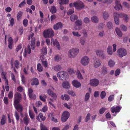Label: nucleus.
I'll use <instances>...</instances> for the list:
<instances>
[{
	"label": "nucleus",
	"mask_w": 130,
	"mask_h": 130,
	"mask_svg": "<svg viewBox=\"0 0 130 130\" xmlns=\"http://www.w3.org/2000/svg\"><path fill=\"white\" fill-rule=\"evenodd\" d=\"M57 75L59 79L61 80H66L68 79L69 78L68 74L65 71H61L58 72Z\"/></svg>",
	"instance_id": "1"
},
{
	"label": "nucleus",
	"mask_w": 130,
	"mask_h": 130,
	"mask_svg": "<svg viewBox=\"0 0 130 130\" xmlns=\"http://www.w3.org/2000/svg\"><path fill=\"white\" fill-rule=\"evenodd\" d=\"M43 35L45 38H51L54 36V32L52 28H49L44 31Z\"/></svg>",
	"instance_id": "2"
},
{
	"label": "nucleus",
	"mask_w": 130,
	"mask_h": 130,
	"mask_svg": "<svg viewBox=\"0 0 130 130\" xmlns=\"http://www.w3.org/2000/svg\"><path fill=\"white\" fill-rule=\"evenodd\" d=\"M127 51L125 49L120 48L118 49L117 51V55L119 57H122L127 55Z\"/></svg>",
	"instance_id": "3"
},
{
	"label": "nucleus",
	"mask_w": 130,
	"mask_h": 130,
	"mask_svg": "<svg viewBox=\"0 0 130 130\" xmlns=\"http://www.w3.org/2000/svg\"><path fill=\"white\" fill-rule=\"evenodd\" d=\"M79 52V49L76 48H73L69 51V55L71 57L75 56Z\"/></svg>",
	"instance_id": "4"
},
{
	"label": "nucleus",
	"mask_w": 130,
	"mask_h": 130,
	"mask_svg": "<svg viewBox=\"0 0 130 130\" xmlns=\"http://www.w3.org/2000/svg\"><path fill=\"white\" fill-rule=\"evenodd\" d=\"M74 6L76 9L80 10L84 7L85 5L82 2L78 1L74 3Z\"/></svg>",
	"instance_id": "5"
},
{
	"label": "nucleus",
	"mask_w": 130,
	"mask_h": 130,
	"mask_svg": "<svg viewBox=\"0 0 130 130\" xmlns=\"http://www.w3.org/2000/svg\"><path fill=\"white\" fill-rule=\"evenodd\" d=\"M89 58L88 56H86L83 57L80 60L81 64L83 66H84L87 65L89 63Z\"/></svg>",
	"instance_id": "6"
},
{
	"label": "nucleus",
	"mask_w": 130,
	"mask_h": 130,
	"mask_svg": "<svg viewBox=\"0 0 130 130\" xmlns=\"http://www.w3.org/2000/svg\"><path fill=\"white\" fill-rule=\"evenodd\" d=\"M75 30H80L82 28V21L81 20H78L76 22L75 25L73 27Z\"/></svg>",
	"instance_id": "7"
},
{
	"label": "nucleus",
	"mask_w": 130,
	"mask_h": 130,
	"mask_svg": "<svg viewBox=\"0 0 130 130\" xmlns=\"http://www.w3.org/2000/svg\"><path fill=\"white\" fill-rule=\"evenodd\" d=\"M70 116V113L67 111H65L62 113L61 116V121L63 122H66Z\"/></svg>",
	"instance_id": "8"
},
{
	"label": "nucleus",
	"mask_w": 130,
	"mask_h": 130,
	"mask_svg": "<svg viewBox=\"0 0 130 130\" xmlns=\"http://www.w3.org/2000/svg\"><path fill=\"white\" fill-rule=\"evenodd\" d=\"M99 81L97 79L93 78L90 80L89 84L91 86L96 87L99 85Z\"/></svg>",
	"instance_id": "9"
},
{
	"label": "nucleus",
	"mask_w": 130,
	"mask_h": 130,
	"mask_svg": "<svg viewBox=\"0 0 130 130\" xmlns=\"http://www.w3.org/2000/svg\"><path fill=\"white\" fill-rule=\"evenodd\" d=\"M34 34L33 33H32L31 35L29 37L28 39L29 40L30 39H31V49L32 50L35 49V39L34 38H32Z\"/></svg>",
	"instance_id": "10"
},
{
	"label": "nucleus",
	"mask_w": 130,
	"mask_h": 130,
	"mask_svg": "<svg viewBox=\"0 0 130 130\" xmlns=\"http://www.w3.org/2000/svg\"><path fill=\"white\" fill-rule=\"evenodd\" d=\"M114 8L117 11H119L122 9V6L119 0H116Z\"/></svg>",
	"instance_id": "11"
},
{
	"label": "nucleus",
	"mask_w": 130,
	"mask_h": 130,
	"mask_svg": "<svg viewBox=\"0 0 130 130\" xmlns=\"http://www.w3.org/2000/svg\"><path fill=\"white\" fill-rule=\"evenodd\" d=\"M113 17L115 23L117 25H119L120 23L119 13L116 12H114L113 13Z\"/></svg>",
	"instance_id": "12"
},
{
	"label": "nucleus",
	"mask_w": 130,
	"mask_h": 130,
	"mask_svg": "<svg viewBox=\"0 0 130 130\" xmlns=\"http://www.w3.org/2000/svg\"><path fill=\"white\" fill-rule=\"evenodd\" d=\"M21 95L18 93H16L14 95V104L19 103L21 99Z\"/></svg>",
	"instance_id": "13"
},
{
	"label": "nucleus",
	"mask_w": 130,
	"mask_h": 130,
	"mask_svg": "<svg viewBox=\"0 0 130 130\" xmlns=\"http://www.w3.org/2000/svg\"><path fill=\"white\" fill-rule=\"evenodd\" d=\"M101 65V61L98 58H94L93 61V65L95 68H98Z\"/></svg>",
	"instance_id": "14"
},
{
	"label": "nucleus",
	"mask_w": 130,
	"mask_h": 130,
	"mask_svg": "<svg viewBox=\"0 0 130 130\" xmlns=\"http://www.w3.org/2000/svg\"><path fill=\"white\" fill-rule=\"evenodd\" d=\"M62 86L63 88L65 89H69L71 86L70 84L68 81L63 82L62 84Z\"/></svg>",
	"instance_id": "15"
},
{
	"label": "nucleus",
	"mask_w": 130,
	"mask_h": 130,
	"mask_svg": "<svg viewBox=\"0 0 130 130\" xmlns=\"http://www.w3.org/2000/svg\"><path fill=\"white\" fill-rule=\"evenodd\" d=\"M72 85L73 86L76 88H79L81 86L80 83L76 79H74L72 81Z\"/></svg>",
	"instance_id": "16"
},
{
	"label": "nucleus",
	"mask_w": 130,
	"mask_h": 130,
	"mask_svg": "<svg viewBox=\"0 0 130 130\" xmlns=\"http://www.w3.org/2000/svg\"><path fill=\"white\" fill-rule=\"evenodd\" d=\"M51 43L55 46H56L59 50L60 49V46L58 41L56 39H54L53 38L51 39Z\"/></svg>",
	"instance_id": "17"
},
{
	"label": "nucleus",
	"mask_w": 130,
	"mask_h": 130,
	"mask_svg": "<svg viewBox=\"0 0 130 130\" xmlns=\"http://www.w3.org/2000/svg\"><path fill=\"white\" fill-rule=\"evenodd\" d=\"M119 17L121 18H123L124 20L126 22H127L129 20V18L128 15L126 14L123 13H119Z\"/></svg>",
	"instance_id": "18"
},
{
	"label": "nucleus",
	"mask_w": 130,
	"mask_h": 130,
	"mask_svg": "<svg viewBox=\"0 0 130 130\" xmlns=\"http://www.w3.org/2000/svg\"><path fill=\"white\" fill-rule=\"evenodd\" d=\"M121 108L122 107L120 106H117L115 107L113 106L111 108V110L113 113L118 112L120 111Z\"/></svg>",
	"instance_id": "19"
},
{
	"label": "nucleus",
	"mask_w": 130,
	"mask_h": 130,
	"mask_svg": "<svg viewBox=\"0 0 130 130\" xmlns=\"http://www.w3.org/2000/svg\"><path fill=\"white\" fill-rule=\"evenodd\" d=\"M37 119L39 121L41 122V121H43L46 119L45 117L43 116V114L41 113H39V115L37 117Z\"/></svg>",
	"instance_id": "20"
},
{
	"label": "nucleus",
	"mask_w": 130,
	"mask_h": 130,
	"mask_svg": "<svg viewBox=\"0 0 130 130\" xmlns=\"http://www.w3.org/2000/svg\"><path fill=\"white\" fill-rule=\"evenodd\" d=\"M63 26L61 22L57 23L53 26V28L55 30H58L59 29L61 28Z\"/></svg>",
	"instance_id": "21"
},
{
	"label": "nucleus",
	"mask_w": 130,
	"mask_h": 130,
	"mask_svg": "<svg viewBox=\"0 0 130 130\" xmlns=\"http://www.w3.org/2000/svg\"><path fill=\"white\" fill-rule=\"evenodd\" d=\"M16 109L19 112H21L23 110L22 106L19 103L14 104Z\"/></svg>",
	"instance_id": "22"
},
{
	"label": "nucleus",
	"mask_w": 130,
	"mask_h": 130,
	"mask_svg": "<svg viewBox=\"0 0 130 130\" xmlns=\"http://www.w3.org/2000/svg\"><path fill=\"white\" fill-rule=\"evenodd\" d=\"M31 84L32 85L37 86L39 84V82L38 79L36 78H33L31 79Z\"/></svg>",
	"instance_id": "23"
},
{
	"label": "nucleus",
	"mask_w": 130,
	"mask_h": 130,
	"mask_svg": "<svg viewBox=\"0 0 130 130\" xmlns=\"http://www.w3.org/2000/svg\"><path fill=\"white\" fill-rule=\"evenodd\" d=\"M31 53V49L30 45H28L27 48L25 49L24 54V57H26L27 54H29Z\"/></svg>",
	"instance_id": "24"
},
{
	"label": "nucleus",
	"mask_w": 130,
	"mask_h": 130,
	"mask_svg": "<svg viewBox=\"0 0 130 130\" xmlns=\"http://www.w3.org/2000/svg\"><path fill=\"white\" fill-rule=\"evenodd\" d=\"M49 10L52 14L55 13L57 11V9L55 7L53 6L51 7H48Z\"/></svg>",
	"instance_id": "25"
},
{
	"label": "nucleus",
	"mask_w": 130,
	"mask_h": 130,
	"mask_svg": "<svg viewBox=\"0 0 130 130\" xmlns=\"http://www.w3.org/2000/svg\"><path fill=\"white\" fill-rule=\"evenodd\" d=\"M76 73L77 77L78 79L82 80L83 79V77L79 70H77Z\"/></svg>",
	"instance_id": "26"
},
{
	"label": "nucleus",
	"mask_w": 130,
	"mask_h": 130,
	"mask_svg": "<svg viewBox=\"0 0 130 130\" xmlns=\"http://www.w3.org/2000/svg\"><path fill=\"white\" fill-rule=\"evenodd\" d=\"M54 99H53L50 98L48 100V105L49 106H52L55 109L56 107L54 105V104L53 103V102H54Z\"/></svg>",
	"instance_id": "27"
},
{
	"label": "nucleus",
	"mask_w": 130,
	"mask_h": 130,
	"mask_svg": "<svg viewBox=\"0 0 130 130\" xmlns=\"http://www.w3.org/2000/svg\"><path fill=\"white\" fill-rule=\"evenodd\" d=\"M60 98L63 100L69 101L70 99V97L69 95L67 94H64L61 95Z\"/></svg>",
	"instance_id": "28"
},
{
	"label": "nucleus",
	"mask_w": 130,
	"mask_h": 130,
	"mask_svg": "<svg viewBox=\"0 0 130 130\" xmlns=\"http://www.w3.org/2000/svg\"><path fill=\"white\" fill-rule=\"evenodd\" d=\"M107 52L108 55H111L113 54L112 48L111 46H108L107 48Z\"/></svg>",
	"instance_id": "29"
},
{
	"label": "nucleus",
	"mask_w": 130,
	"mask_h": 130,
	"mask_svg": "<svg viewBox=\"0 0 130 130\" xmlns=\"http://www.w3.org/2000/svg\"><path fill=\"white\" fill-rule=\"evenodd\" d=\"M23 49L22 48V45L20 44L18 45L15 49V52L17 53L19 51H21L20 53H22Z\"/></svg>",
	"instance_id": "30"
},
{
	"label": "nucleus",
	"mask_w": 130,
	"mask_h": 130,
	"mask_svg": "<svg viewBox=\"0 0 130 130\" xmlns=\"http://www.w3.org/2000/svg\"><path fill=\"white\" fill-rule=\"evenodd\" d=\"M115 62L112 59H110L108 61V65L110 67H113L115 66Z\"/></svg>",
	"instance_id": "31"
},
{
	"label": "nucleus",
	"mask_w": 130,
	"mask_h": 130,
	"mask_svg": "<svg viewBox=\"0 0 130 130\" xmlns=\"http://www.w3.org/2000/svg\"><path fill=\"white\" fill-rule=\"evenodd\" d=\"M116 32L118 35L120 37H121L122 36V33L120 29L118 28H116L115 29Z\"/></svg>",
	"instance_id": "32"
},
{
	"label": "nucleus",
	"mask_w": 130,
	"mask_h": 130,
	"mask_svg": "<svg viewBox=\"0 0 130 130\" xmlns=\"http://www.w3.org/2000/svg\"><path fill=\"white\" fill-rule=\"evenodd\" d=\"M68 72L70 75L72 76L75 74V72L74 69L72 68H69L68 70Z\"/></svg>",
	"instance_id": "33"
},
{
	"label": "nucleus",
	"mask_w": 130,
	"mask_h": 130,
	"mask_svg": "<svg viewBox=\"0 0 130 130\" xmlns=\"http://www.w3.org/2000/svg\"><path fill=\"white\" fill-rule=\"evenodd\" d=\"M72 104L70 103H65L63 104L64 106L69 109H70L72 108Z\"/></svg>",
	"instance_id": "34"
},
{
	"label": "nucleus",
	"mask_w": 130,
	"mask_h": 130,
	"mask_svg": "<svg viewBox=\"0 0 130 130\" xmlns=\"http://www.w3.org/2000/svg\"><path fill=\"white\" fill-rule=\"evenodd\" d=\"M58 1L60 5L66 4L69 2V0H58Z\"/></svg>",
	"instance_id": "35"
},
{
	"label": "nucleus",
	"mask_w": 130,
	"mask_h": 130,
	"mask_svg": "<svg viewBox=\"0 0 130 130\" xmlns=\"http://www.w3.org/2000/svg\"><path fill=\"white\" fill-rule=\"evenodd\" d=\"M23 120L24 124L26 125H27L29 123L30 119L28 116H26L25 117H24Z\"/></svg>",
	"instance_id": "36"
},
{
	"label": "nucleus",
	"mask_w": 130,
	"mask_h": 130,
	"mask_svg": "<svg viewBox=\"0 0 130 130\" xmlns=\"http://www.w3.org/2000/svg\"><path fill=\"white\" fill-rule=\"evenodd\" d=\"M91 20L92 22L95 23H97L99 21V19L98 18L95 16H93L91 18Z\"/></svg>",
	"instance_id": "37"
},
{
	"label": "nucleus",
	"mask_w": 130,
	"mask_h": 130,
	"mask_svg": "<svg viewBox=\"0 0 130 130\" xmlns=\"http://www.w3.org/2000/svg\"><path fill=\"white\" fill-rule=\"evenodd\" d=\"M90 97V94L89 92H87L85 94V98L84 101L85 102L87 101L89 99Z\"/></svg>",
	"instance_id": "38"
},
{
	"label": "nucleus",
	"mask_w": 130,
	"mask_h": 130,
	"mask_svg": "<svg viewBox=\"0 0 130 130\" xmlns=\"http://www.w3.org/2000/svg\"><path fill=\"white\" fill-rule=\"evenodd\" d=\"M29 116L30 118L32 119H34L35 115L33 113L32 110H31L30 109H29Z\"/></svg>",
	"instance_id": "39"
},
{
	"label": "nucleus",
	"mask_w": 130,
	"mask_h": 130,
	"mask_svg": "<svg viewBox=\"0 0 130 130\" xmlns=\"http://www.w3.org/2000/svg\"><path fill=\"white\" fill-rule=\"evenodd\" d=\"M78 18V17L77 15L73 14L71 15L70 17V19L71 21L72 22H74Z\"/></svg>",
	"instance_id": "40"
},
{
	"label": "nucleus",
	"mask_w": 130,
	"mask_h": 130,
	"mask_svg": "<svg viewBox=\"0 0 130 130\" xmlns=\"http://www.w3.org/2000/svg\"><path fill=\"white\" fill-rule=\"evenodd\" d=\"M103 53V51L101 50H98L96 51V55L99 56H101Z\"/></svg>",
	"instance_id": "41"
},
{
	"label": "nucleus",
	"mask_w": 130,
	"mask_h": 130,
	"mask_svg": "<svg viewBox=\"0 0 130 130\" xmlns=\"http://www.w3.org/2000/svg\"><path fill=\"white\" fill-rule=\"evenodd\" d=\"M62 69V67L61 65H58L55 66L53 68L54 70L56 71H58L61 70Z\"/></svg>",
	"instance_id": "42"
},
{
	"label": "nucleus",
	"mask_w": 130,
	"mask_h": 130,
	"mask_svg": "<svg viewBox=\"0 0 130 130\" xmlns=\"http://www.w3.org/2000/svg\"><path fill=\"white\" fill-rule=\"evenodd\" d=\"M33 92V90L31 89H29L28 90V94L30 98H32L33 95L35 97H36L35 95L32 94V93Z\"/></svg>",
	"instance_id": "43"
},
{
	"label": "nucleus",
	"mask_w": 130,
	"mask_h": 130,
	"mask_svg": "<svg viewBox=\"0 0 130 130\" xmlns=\"http://www.w3.org/2000/svg\"><path fill=\"white\" fill-rule=\"evenodd\" d=\"M47 96L45 95H40L39 98L43 102H45L46 101V99Z\"/></svg>",
	"instance_id": "44"
},
{
	"label": "nucleus",
	"mask_w": 130,
	"mask_h": 130,
	"mask_svg": "<svg viewBox=\"0 0 130 130\" xmlns=\"http://www.w3.org/2000/svg\"><path fill=\"white\" fill-rule=\"evenodd\" d=\"M6 117L4 115L3 116L1 121V124L2 125L5 124L6 122Z\"/></svg>",
	"instance_id": "45"
},
{
	"label": "nucleus",
	"mask_w": 130,
	"mask_h": 130,
	"mask_svg": "<svg viewBox=\"0 0 130 130\" xmlns=\"http://www.w3.org/2000/svg\"><path fill=\"white\" fill-rule=\"evenodd\" d=\"M123 6L126 8L127 9H129L130 8V5L127 2H123Z\"/></svg>",
	"instance_id": "46"
},
{
	"label": "nucleus",
	"mask_w": 130,
	"mask_h": 130,
	"mask_svg": "<svg viewBox=\"0 0 130 130\" xmlns=\"http://www.w3.org/2000/svg\"><path fill=\"white\" fill-rule=\"evenodd\" d=\"M23 12L21 11H20L18 12L17 15V20L18 21H20V18L21 17L22 15Z\"/></svg>",
	"instance_id": "47"
},
{
	"label": "nucleus",
	"mask_w": 130,
	"mask_h": 130,
	"mask_svg": "<svg viewBox=\"0 0 130 130\" xmlns=\"http://www.w3.org/2000/svg\"><path fill=\"white\" fill-rule=\"evenodd\" d=\"M42 54V55L44 56L47 53V49L46 48L43 47L41 50Z\"/></svg>",
	"instance_id": "48"
},
{
	"label": "nucleus",
	"mask_w": 130,
	"mask_h": 130,
	"mask_svg": "<svg viewBox=\"0 0 130 130\" xmlns=\"http://www.w3.org/2000/svg\"><path fill=\"white\" fill-rule=\"evenodd\" d=\"M72 33L73 35L74 36L80 37L81 36V35L77 31H73L72 32Z\"/></svg>",
	"instance_id": "49"
},
{
	"label": "nucleus",
	"mask_w": 130,
	"mask_h": 130,
	"mask_svg": "<svg viewBox=\"0 0 130 130\" xmlns=\"http://www.w3.org/2000/svg\"><path fill=\"white\" fill-rule=\"evenodd\" d=\"M37 69L38 71L40 72H41L42 71L43 68L40 64L39 63L38 64Z\"/></svg>",
	"instance_id": "50"
},
{
	"label": "nucleus",
	"mask_w": 130,
	"mask_h": 130,
	"mask_svg": "<svg viewBox=\"0 0 130 130\" xmlns=\"http://www.w3.org/2000/svg\"><path fill=\"white\" fill-rule=\"evenodd\" d=\"M67 93L72 96L74 97L76 96V94L73 91L68 90L67 91Z\"/></svg>",
	"instance_id": "51"
},
{
	"label": "nucleus",
	"mask_w": 130,
	"mask_h": 130,
	"mask_svg": "<svg viewBox=\"0 0 130 130\" xmlns=\"http://www.w3.org/2000/svg\"><path fill=\"white\" fill-rule=\"evenodd\" d=\"M5 84L6 85L5 86V88L6 89V90L8 91H9V86L8 85V80L7 79H6L5 80Z\"/></svg>",
	"instance_id": "52"
},
{
	"label": "nucleus",
	"mask_w": 130,
	"mask_h": 130,
	"mask_svg": "<svg viewBox=\"0 0 130 130\" xmlns=\"http://www.w3.org/2000/svg\"><path fill=\"white\" fill-rule=\"evenodd\" d=\"M47 110L48 107L46 105H45L40 110V111L41 112H45L47 111Z\"/></svg>",
	"instance_id": "53"
},
{
	"label": "nucleus",
	"mask_w": 130,
	"mask_h": 130,
	"mask_svg": "<svg viewBox=\"0 0 130 130\" xmlns=\"http://www.w3.org/2000/svg\"><path fill=\"white\" fill-rule=\"evenodd\" d=\"M106 95L105 92L103 91H102L100 94V97L101 99H103L105 98Z\"/></svg>",
	"instance_id": "54"
},
{
	"label": "nucleus",
	"mask_w": 130,
	"mask_h": 130,
	"mask_svg": "<svg viewBox=\"0 0 130 130\" xmlns=\"http://www.w3.org/2000/svg\"><path fill=\"white\" fill-rule=\"evenodd\" d=\"M103 15L104 19L105 20H106L109 17L108 13L106 12H104Z\"/></svg>",
	"instance_id": "55"
},
{
	"label": "nucleus",
	"mask_w": 130,
	"mask_h": 130,
	"mask_svg": "<svg viewBox=\"0 0 130 130\" xmlns=\"http://www.w3.org/2000/svg\"><path fill=\"white\" fill-rule=\"evenodd\" d=\"M21 81L22 84H25L26 83L25 78L23 75H21Z\"/></svg>",
	"instance_id": "56"
},
{
	"label": "nucleus",
	"mask_w": 130,
	"mask_h": 130,
	"mask_svg": "<svg viewBox=\"0 0 130 130\" xmlns=\"http://www.w3.org/2000/svg\"><path fill=\"white\" fill-rule=\"evenodd\" d=\"M15 67L17 68H18L19 67V61L17 60H16L14 63Z\"/></svg>",
	"instance_id": "57"
},
{
	"label": "nucleus",
	"mask_w": 130,
	"mask_h": 130,
	"mask_svg": "<svg viewBox=\"0 0 130 130\" xmlns=\"http://www.w3.org/2000/svg\"><path fill=\"white\" fill-rule=\"evenodd\" d=\"M80 42L82 45H84L86 42V40L85 39L81 38L80 40Z\"/></svg>",
	"instance_id": "58"
},
{
	"label": "nucleus",
	"mask_w": 130,
	"mask_h": 130,
	"mask_svg": "<svg viewBox=\"0 0 130 130\" xmlns=\"http://www.w3.org/2000/svg\"><path fill=\"white\" fill-rule=\"evenodd\" d=\"M83 21L86 24H88L90 22L89 19L88 17L85 18L84 19Z\"/></svg>",
	"instance_id": "59"
},
{
	"label": "nucleus",
	"mask_w": 130,
	"mask_h": 130,
	"mask_svg": "<svg viewBox=\"0 0 130 130\" xmlns=\"http://www.w3.org/2000/svg\"><path fill=\"white\" fill-rule=\"evenodd\" d=\"M107 26L109 29H110L113 28V25L111 22H108L107 24Z\"/></svg>",
	"instance_id": "60"
},
{
	"label": "nucleus",
	"mask_w": 130,
	"mask_h": 130,
	"mask_svg": "<svg viewBox=\"0 0 130 130\" xmlns=\"http://www.w3.org/2000/svg\"><path fill=\"white\" fill-rule=\"evenodd\" d=\"M121 30L124 31H126L127 30V28L124 25H122L120 26Z\"/></svg>",
	"instance_id": "61"
},
{
	"label": "nucleus",
	"mask_w": 130,
	"mask_h": 130,
	"mask_svg": "<svg viewBox=\"0 0 130 130\" xmlns=\"http://www.w3.org/2000/svg\"><path fill=\"white\" fill-rule=\"evenodd\" d=\"M106 110V108L105 107H103L101 108L99 110V112L100 114H102L104 113Z\"/></svg>",
	"instance_id": "62"
},
{
	"label": "nucleus",
	"mask_w": 130,
	"mask_h": 130,
	"mask_svg": "<svg viewBox=\"0 0 130 130\" xmlns=\"http://www.w3.org/2000/svg\"><path fill=\"white\" fill-rule=\"evenodd\" d=\"M40 127L41 130H48L45 125L42 123L40 124Z\"/></svg>",
	"instance_id": "63"
},
{
	"label": "nucleus",
	"mask_w": 130,
	"mask_h": 130,
	"mask_svg": "<svg viewBox=\"0 0 130 130\" xmlns=\"http://www.w3.org/2000/svg\"><path fill=\"white\" fill-rule=\"evenodd\" d=\"M24 90V88L21 86H19L17 88V91L20 92H22Z\"/></svg>",
	"instance_id": "64"
}]
</instances>
